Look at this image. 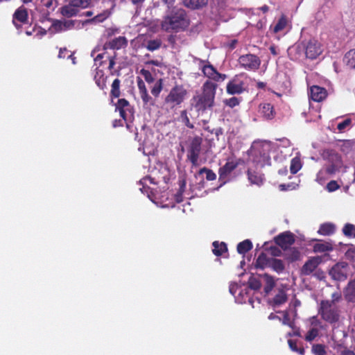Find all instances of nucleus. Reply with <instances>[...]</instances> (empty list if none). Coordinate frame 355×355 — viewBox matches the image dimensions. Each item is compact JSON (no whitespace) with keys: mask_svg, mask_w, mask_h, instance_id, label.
<instances>
[{"mask_svg":"<svg viewBox=\"0 0 355 355\" xmlns=\"http://www.w3.org/2000/svg\"><path fill=\"white\" fill-rule=\"evenodd\" d=\"M318 336V329L316 328L311 329L305 336V340L311 342L313 340Z\"/></svg>","mask_w":355,"mask_h":355,"instance_id":"44","label":"nucleus"},{"mask_svg":"<svg viewBox=\"0 0 355 355\" xmlns=\"http://www.w3.org/2000/svg\"><path fill=\"white\" fill-rule=\"evenodd\" d=\"M327 96V90L318 85H313L310 88V98L315 101L320 102L323 101Z\"/></svg>","mask_w":355,"mask_h":355,"instance_id":"14","label":"nucleus"},{"mask_svg":"<svg viewBox=\"0 0 355 355\" xmlns=\"http://www.w3.org/2000/svg\"><path fill=\"white\" fill-rule=\"evenodd\" d=\"M339 188V185L335 180L330 181L327 185V189L329 192H333Z\"/></svg>","mask_w":355,"mask_h":355,"instance_id":"53","label":"nucleus"},{"mask_svg":"<svg viewBox=\"0 0 355 355\" xmlns=\"http://www.w3.org/2000/svg\"><path fill=\"white\" fill-rule=\"evenodd\" d=\"M270 260V258H268L265 254L261 253L257 259L256 267L261 269L269 267Z\"/></svg>","mask_w":355,"mask_h":355,"instance_id":"33","label":"nucleus"},{"mask_svg":"<svg viewBox=\"0 0 355 355\" xmlns=\"http://www.w3.org/2000/svg\"><path fill=\"white\" fill-rule=\"evenodd\" d=\"M175 0H163L165 4L167 5L168 10H171V6L173 5Z\"/></svg>","mask_w":355,"mask_h":355,"instance_id":"63","label":"nucleus"},{"mask_svg":"<svg viewBox=\"0 0 355 355\" xmlns=\"http://www.w3.org/2000/svg\"><path fill=\"white\" fill-rule=\"evenodd\" d=\"M95 79H96V83L97 84V85L101 89H103L105 87V79L103 78H101V77H100L99 78H97L96 76H95Z\"/></svg>","mask_w":355,"mask_h":355,"instance_id":"57","label":"nucleus"},{"mask_svg":"<svg viewBox=\"0 0 355 355\" xmlns=\"http://www.w3.org/2000/svg\"><path fill=\"white\" fill-rule=\"evenodd\" d=\"M238 288V285L236 283H231L229 286V290L231 294L234 295Z\"/></svg>","mask_w":355,"mask_h":355,"instance_id":"58","label":"nucleus"},{"mask_svg":"<svg viewBox=\"0 0 355 355\" xmlns=\"http://www.w3.org/2000/svg\"><path fill=\"white\" fill-rule=\"evenodd\" d=\"M182 116L184 117L185 123H186L187 126L189 127V128H192L193 126V125L190 124L189 120V119H188V117L187 116V113H186L185 111H183L182 112Z\"/></svg>","mask_w":355,"mask_h":355,"instance_id":"61","label":"nucleus"},{"mask_svg":"<svg viewBox=\"0 0 355 355\" xmlns=\"http://www.w3.org/2000/svg\"><path fill=\"white\" fill-rule=\"evenodd\" d=\"M343 232L345 236L355 237V225L346 224L343 229Z\"/></svg>","mask_w":355,"mask_h":355,"instance_id":"40","label":"nucleus"},{"mask_svg":"<svg viewBox=\"0 0 355 355\" xmlns=\"http://www.w3.org/2000/svg\"><path fill=\"white\" fill-rule=\"evenodd\" d=\"M351 123H352V120L350 119H347L344 120L343 121L339 123L337 125V128L338 129L339 131L342 132L345 128L349 127L351 125Z\"/></svg>","mask_w":355,"mask_h":355,"instance_id":"52","label":"nucleus"},{"mask_svg":"<svg viewBox=\"0 0 355 355\" xmlns=\"http://www.w3.org/2000/svg\"><path fill=\"white\" fill-rule=\"evenodd\" d=\"M282 324L288 325L292 329L295 327V323L293 320L291 319V315L288 311L284 312V318L282 319Z\"/></svg>","mask_w":355,"mask_h":355,"instance_id":"41","label":"nucleus"},{"mask_svg":"<svg viewBox=\"0 0 355 355\" xmlns=\"http://www.w3.org/2000/svg\"><path fill=\"white\" fill-rule=\"evenodd\" d=\"M336 227L335 225L330 223H326L324 224H322L320 226L319 230H318V233L323 235V236H328L334 234L335 232Z\"/></svg>","mask_w":355,"mask_h":355,"instance_id":"28","label":"nucleus"},{"mask_svg":"<svg viewBox=\"0 0 355 355\" xmlns=\"http://www.w3.org/2000/svg\"><path fill=\"white\" fill-rule=\"evenodd\" d=\"M202 143V139L198 136L194 137L190 141L187 157L193 166H196L198 165V159L201 152Z\"/></svg>","mask_w":355,"mask_h":355,"instance_id":"7","label":"nucleus"},{"mask_svg":"<svg viewBox=\"0 0 355 355\" xmlns=\"http://www.w3.org/2000/svg\"><path fill=\"white\" fill-rule=\"evenodd\" d=\"M341 167V164L340 162H336L335 164H332L329 166L327 168V173L329 174H334L336 172L338 171Z\"/></svg>","mask_w":355,"mask_h":355,"instance_id":"50","label":"nucleus"},{"mask_svg":"<svg viewBox=\"0 0 355 355\" xmlns=\"http://www.w3.org/2000/svg\"><path fill=\"white\" fill-rule=\"evenodd\" d=\"M189 25V20L183 9L173 8L168 10L164 19L161 22L162 30L171 32L178 31L186 28Z\"/></svg>","mask_w":355,"mask_h":355,"instance_id":"2","label":"nucleus"},{"mask_svg":"<svg viewBox=\"0 0 355 355\" xmlns=\"http://www.w3.org/2000/svg\"><path fill=\"white\" fill-rule=\"evenodd\" d=\"M287 301V295L283 290L279 291L278 293L270 301V304L274 307H278Z\"/></svg>","mask_w":355,"mask_h":355,"instance_id":"22","label":"nucleus"},{"mask_svg":"<svg viewBox=\"0 0 355 355\" xmlns=\"http://www.w3.org/2000/svg\"><path fill=\"white\" fill-rule=\"evenodd\" d=\"M288 343L289 347L292 351L297 352L301 355H303L304 354V348H302V347L298 348L297 346V343L295 341H293L292 340H288Z\"/></svg>","mask_w":355,"mask_h":355,"instance_id":"47","label":"nucleus"},{"mask_svg":"<svg viewBox=\"0 0 355 355\" xmlns=\"http://www.w3.org/2000/svg\"><path fill=\"white\" fill-rule=\"evenodd\" d=\"M116 109L119 112L120 116L124 120H127L133 116V109L129 102L125 98L118 100Z\"/></svg>","mask_w":355,"mask_h":355,"instance_id":"11","label":"nucleus"},{"mask_svg":"<svg viewBox=\"0 0 355 355\" xmlns=\"http://www.w3.org/2000/svg\"><path fill=\"white\" fill-rule=\"evenodd\" d=\"M128 41L125 37L119 36L111 41L106 42L103 46L104 49H120L127 46Z\"/></svg>","mask_w":355,"mask_h":355,"instance_id":"18","label":"nucleus"},{"mask_svg":"<svg viewBox=\"0 0 355 355\" xmlns=\"http://www.w3.org/2000/svg\"><path fill=\"white\" fill-rule=\"evenodd\" d=\"M137 86L140 94L148 92L144 82L140 78H137Z\"/></svg>","mask_w":355,"mask_h":355,"instance_id":"54","label":"nucleus"},{"mask_svg":"<svg viewBox=\"0 0 355 355\" xmlns=\"http://www.w3.org/2000/svg\"><path fill=\"white\" fill-rule=\"evenodd\" d=\"M200 174H205L206 175V179L207 180H214L216 179V174L210 169L207 168H202L199 171Z\"/></svg>","mask_w":355,"mask_h":355,"instance_id":"43","label":"nucleus"},{"mask_svg":"<svg viewBox=\"0 0 355 355\" xmlns=\"http://www.w3.org/2000/svg\"><path fill=\"white\" fill-rule=\"evenodd\" d=\"M150 64L155 66H161L162 63L158 60H150L146 62V66H149Z\"/></svg>","mask_w":355,"mask_h":355,"instance_id":"62","label":"nucleus"},{"mask_svg":"<svg viewBox=\"0 0 355 355\" xmlns=\"http://www.w3.org/2000/svg\"><path fill=\"white\" fill-rule=\"evenodd\" d=\"M319 313L322 318L329 323L338 320L339 311L336 304L329 300H323L320 303Z\"/></svg>","mask_w":355,"mask_h":355,"instance_id":"4","label":"nucleus"},{"mask_svg":"<svg viewBox=\"0 0 355 355\" xmlns=\"http://www.w3.org/2000/svg\"><path fill=\"white\" fill-rule=\"evenodd\" d=\"M37 6L42 7V10L47 13L53 12L58 6V0H35Z\"/></svg>","mask_w":355,"mask_h":355,"instance_id":"19","label":"nucleus"},{"mask_svg":"<svg viewBox=\"0 0 355 355\" xmlns=\"http://www.w3.org/2000/svg\"><path fill=\"white\" fill-rule=\"evenodd\" d=\"M305 42H298L288 49L289 56L293 60H301L305 58Z\"/></svg>","mask_w":355,"mask_h":355,"instance_id":"12","label":"nucleus"},{"mask_svg":"<svg viewBox=\"0 0 355 355\" xmlns=\"http://www.w3.org/2000/svg\"><path fill=\"white\" fill-rule=\"evenodd\" d=\"M75 22L76 21L73 20H67L63 21L64 27L65 28L64 31L72 28L75 25Z\"/></svg>","mask_w":355,"mask_h":355,"instance_id":"56","label":"nucleus"},{"mask_svg":"<svg viewBox=\"0 0 355 355\" xmlns=\"http://www.w3.org/2000/svg\"><path fill=\"white\" fill-rule=\"evenodd\" d=\"M252 248V242L246 239L241 243H239L237 245V251L239 254H245L249 250H250Z\"/></svg>","mask_w":355,"mask_h":355,"instance_id":"32","label":"nucleus"},{"mask_svg":"<svg viewBox=\"0 0 355 355\" xmlns=\"http://www.w3.org/2000/svg\"><path fill=\"white\" fill-rule=\"evenodd\" d=\"M313 250L317 253L331 252L334 250V243L331 241L317 240L313 246Z\"/></svg>","mask_w":355,"mask_h":355,"instance_id":"16","label":"nucleus"},{"mask_svg":"<svg viewBox=\"0 0 355 355\" xmlns=\"http://www.w3.org/2000/svg\"><path fill=\"white\" fill-rule=\"evenodd\" d=\"M239 64L243 69L248 71H255L259 69L261 60L254 54H245L239 57Z\"/></svg>","mask_w":355,"mask_h":355,"instance_id":"9","label":"nucleus"},{"mask_svg":"<svg viewBox=\"0 0 355 355\" xmlns=\"http://www.w3.org/2000/svg\"><path fill=\"white\" fill-rule=\"evenodd\" d=\"M202 70L205 76L216 82H223L227 78L225 74L220 73L211 64L203 66Z\"/></svg>","mask_w":355,"mask_h":355,"instance_id":"13","label":"nucleus"},{"mask_svg":"<svg viewBox=\"0 0 355 355\" xmlns=\"http://www.w3.org/2000/svg\"><path fill=\"white\" fill-rule=\"evenodd\" d=\"M187 95V89L182 85L173 87L165 98V103L173 107L181 104Z\"/></svg>","mask_w":355,"mask_h":355,"instance_id":"6","label":"nucleus"},{"mask_svg":"<svg viewBox=\"0 0 355 355\" xmlns=\"http://www.w3.org/2000/svg\"><path fill=\"white\" fill-rule=\"evenodd\" d=\"M68 50L66 48L60 49L58 54L59 58H64L66 54L68 53Z\"/></svg>","mask_w":355,"mask_h":355,"instance_id":"60","label":"nucleus"},{"mask_svg":"<svg viewBox=\"0 0 355 355\" xmlns=\"http://www.w3.org/2000/svg\"><path fill=\"white\" fill-rule=\"evenodd\" d=\"M212 245L214 247L212 251L216 256H220L227 250V245L223 242L214 241Z\"/></svg>","mask_w":355,"mask_h":355,"instance_id":"31","label":"nucleus"},{"mask_svg":"<svg viewBox=\"0 0 355 355\" xmlns=\"http://www.w3.org/2000/svg\"><path fill=\"white\" fill-rule=\"evenodd\" d=\"M312 352L315 355H325L326 354L324 345L320 344L313 345Z\"/></svg>","mask_w":355,"mask_h":355,"instance_id":"45","label":"nucleus"},{"mask_svg":"<svg viewBox=\"0 0 355 355\" xmlns=\"http://www.w3.org/2000/svg\"><path fill=\"white\" fill-rule=\"evenodd\" d=\"M248 180L251 184H256L258 186H260L261 184H262L263 181V178L262 174H260L259 173H257L254 171L249 169L248 171Z\"/></svg>","mask_w":355,"mask_h":355,"instance_id":"24","label":"nucleus"},{"mask_svg":"<svg viewBox=\"0 0 355 355\" xmlns=\"http://www.w3.org/2000/svg\"><path fill=\"white\" fill-rule=\"evenodd\" d=\"M270 145L268 142H257L252 146V152L255 156L254 161L261 167L270 164Z\"/></svg>","mask_w":355,"mask_h":355,"instance_id":"3","label":"nucleus"},{"mask_svg":"<svg viewBox=\"0 0 355 355\" xmlns=\"http://www.w3.org/2000/svg\"><path fill=\"white\" fill-rule=\"evenodd\" d=\"M140 96L144 102V105H154V101H153V98L148 95V92L140 94Z\"/></svg>","mask_w":355,"mask_h":355,"instance_id":"49","label":"nucleus"},{"mask_svg":"<svg viewBox=\"0 0 355 355\" xmlns=\"http://www.w3.org/2000/svg\"><path fill=\"white\" fill-rule=\"evenodd\" d=\"M287 24V20L284 16H282L279 19L277 24L274 27V32L277 33L282 30H283Z\"/></svg>","mask_w":355,"mask_h":355,"instance_id":"42","label":"nucleus"},{"mask_svg":"<svg viewBox=\"0 0 355 355\" xmlns=\"http://www.w3.org/2000/svg\"><path fill=\"white\" fill-rule=\"evenodd\" d=\"M340 294L338 293H334L332 295H331V297H332V300L331 302H334L336 304V302H338L340 299Z\"/></svg>","mask_w":355,"mask_h":355,"instance_id":"59","label":"nucleus"},{"mask_svg":"<svg viewBox=\"0 0 355 355\" xmlns=\"http://www.w3.org/2000/svg\"><path fill=\"white\" fill-rule=\"evenodd\" d=\"M140 73L144 76L146 82L153 83L154 81V78L148 70L142 69L140 71Z\"/></svg>","mask_w":355,"mask_h":355,"instance_id":"51","label":"nucleus"},{"mask_svg":"<svg viewBox=\"0 0 355 355\" xmlns=\"http://www.w3.org/2000/svg\"><path fill=\"white\" fill-rule=\"evenodd\" d=\"M269 268H271L273 270L279 273L284 270V265L282 260L270 258L269 261Z\"/></svg>","mask_w":355,"mask_h":355,"instance_id":"30","label":"nucleus"},{"mask_svg":"<svg viewBox=\"0 0 355 355\" xmlns=\"http://www.w3.org/2000/svg\"><path fill=\"white\" fill-rule=\"evenodd\" d=\"M162 89V80H159L153 86V87L151 89V93L155 96H157L159 93L161 92Z\"/></svg>","mask_w":355,"mask_h":355,"instance_id":"48","label":"nucleus"},{"mask_svg":"<svg viewBox=\"0 0 355 355\" xmlns=\"http://www.w3.org/2000/svg\"><path fill=\"white\" fill-rule=\"evenodd\" d=\"M92 3V0H70L69 3L61 8V13L67 17L77 15L83 9L87 8Z\"/></svg>","mask_w":355,"mask_h":355,"instance_id":"5","label":"nucleus"},{"mask_svg":"<svg viewBox=\"0 0 355 355\" xmlns=\"http://www.w3.org/2000/svg\"><path fill=\"white\" fill-rule=\"evenodd\" d=\"M261 278L263 279L266 285L264 287V291L266 294H268L275 286V281L274 278L268 274L261 275Z\"/></svg>","mask_w":355,"mask_h":355,"instance_id":"27","label":"nucleus"},{"mask_svg":"<svg viewBox=\"0 0 355 355\" xmlns=\"http://www.w3.org/2000/svg\"><path fill=\"white\" fill-rule=\"evenodd\" d=\"M223 103L230 107H234L240 103V99L236 97H232L223 101Z\"/></svg>","mask_w":355,"mask_h":355,"instance_id":"46","label":"nucleus"},{"mask_svg":"<svg viewBox=\"0 0 355 355\" xmlns=\"http://www.w3.org/2000/svg\"><path fill=\"white\" fill-rule=\"evenodd\" d=\"M321 262L320 257H313L305 263L302 268V273L304 275H309L313 272Z\"/></svg>","mask_w":355,"mask_h":355,"instance_id":"17","label":"nucleus"},{"mask_svg":"<svg viewBox=\"0 0 355 355\" xmlns=\"http://www.w3.org/2000/svg\"><path fill=\"white\" fill-rule=\"evenodd\" d=\"M53 27L56 31H64V24L62 21H56L53 24Z\"/></svg>","mask_w":355,"mask_h":355,"instance_id":"55","label":"nucleus"},{"mask_svg":"<svg viewBox=\"0 0 355 355\" xmlns=\"http://www.w3.org/2000/svg\"><path fill=\"white\" fill-rule=\"evenodd\" d=\"M120 80L116 78L112 84L111 95L113 97L118 98L120 96Z\"/></svg>","mask_w":355,"mask_h":355,"instance_id":"39","label":"nucleus"},{"mask_svg":"<svg viewBox=\"0 0 355 355\" xmlns=\"http://www.w3.org/2000/svg\"><path fill=\"white\" fill-rule=\"evenodd\" d=\"M109 16V13L107 11H104L96 15L92 19L85 21V23H100L105 20Z\"/></svg>","mask_w":355,"mask_h":355,"instance_id":"37","label":"nucleus"},{"mask_svg":"<svg viewBox=\"0 0 355 355\" xmlns=\"http://www.w3.org/2000/svg\"><path fill=\"white\" fill-rule=\"evenodd\" d=\"M260 278H261V275H252L248 279L249 288L254 291L259 290L261 287Z\"/></svg>","mask_w":355,"mask_h":355,"instance_id":"29","label":"nucleus"},{"mask_svg":"<svg viewBox=\"0 0 355 355\" xmlns=\"http://www.w3.org/2000/svg\"><path fill=\"white\" fill-rule=\"evenodd\" d=\"M302 168V162L298 157H295L291 159L290 171L293 174L297 173Z\"/></svg>","mask_w":355,"mask_h":355,"instance_id":"36","label":"nucleus"},{"mask_svg":"<svg viewBox=\"0 0 355 355\" xmlns=\"http://www.w3.org/2000/svg\"><path fill=\"white\" fill-rule=\"evenodd\" d=\"M217 85L207 80L202 86V93L197 94L191 99V105L198 112H205L214 105Z\"/></svg>","mask_w":355,"mask_h":355,"instance_id":"1","label":"nucleus"},{"mask_svg":"<svg viewBox=\"0 0 355 355\" xmlns=\"http://www.w3.org/2000/svg\"><path fill=\"white\" fill-rule=\"evenodd\" d=\"M243 91V87L241 83L232 80L229 82L227 85V92L230 94H241Z\"/></svg>","mask_w":355,"mask_h":355,"instance_id":"21","label":"nucleus"},{"mask_svg":"<svg viewBox=\"0 0 355 355\" xmlns=\"http://www.w3.org/2000/svg\"><path fill=\"white\" fill-rule=\"evenodd\" d=\"M161 44L162 42L160 40H152L147 42L146 47L148 50L153 51L158 49L161 46Z\"/></svg>","mask_w":355,"mask_h":355,"instance_id":"38","label":"nucleus"},{"mask_svg":"<svg viewBox=\"0 0 355 355\" xmlns=\"http://www.w3.org/2000/svg\"><path fill=\"white\" fill-rule=\"evenodd\" d=\"M276 243L282 248H286L295 242L293 234L290 232H285L279 234L275 238Z\"/></svg>","mask_w":355,"mask_h":355,"instance_id":"15","label":"nucleus"},{"mask_svg":"<svg viewBox=\"0 0 355 355\" xmlns=\"http://www.w3.org/2000/svg\"><path fill=\"white\" fill-rule=\"evenodd\" d=\"M28 17L26 10L23 7H19L14 13L13 15V23L15 26L19 28L20 25L18 24L16 21H19L21 23H25Z\"/></svg>","mask_w":355,"mask_h":355,"instance_id":"20","label":"nucleus"},{"mask_svg":"<svg viewBox=\"0 0 355 355\" xmlns=\"http://www.w3.org/2000/svg\"><path fill=\"white\" fill-rule=\"evenodd\" d=\"M259 111L261 114L267 119H272L274 116L273 106L270 103H264L261 105Z\"/></svg>","mask_w":355,"mask_h":355,"instance_id":"26","label":"nucleus"},{"mask_svg":"<svg viewBox=\"0 0 355 355\" xmlns=\"http://www.w3.org/2000/svg\"><path fill=\"white\" fill-rule=\"evenodd\" d=\"M305 47L306 58L315 59L322 53L320 44L314 39L305 42Z\"/></svg>","mask_w":355,"mask_h":355,"instance_id":"10","label":"nucleus"},{"mask_svg":"<svg viewBox=\"0 0 355 355\" xmlns=\"http://www.w3.org/2000/svg\"><path fill=\"white\" fill-rule=\"evenodd\" d=\"M345 298L349 302H355V279L349 282L345 291Z\"/></svg>","mask_w":355,"mask_h":355,"instance_id":"25","label":"nucleus"},{"mask_svg":"<svg viewBox=\"0 0 355 355\" xmlns=\"http://www.w3.org/2000/svg\"><path fill=\"white\" fill-rule=\"evenodd\" d=\"M237 163L233 160H228L227 163L219 169L220 178H224L230 174L236 167Z\"/></svg>","mask_w":355,"mask_h":355,"instance_id":"23","label":"nucleus"},{"mask_svg":"<svg viewBox=\"0 0 355 355\" xmlns=\"http://www.w3.org/2000/svg\"><path fill=\"white\" fill-rule=\"evenodd\" d=\"M349 267L347 263L340 261L336 263L329 270V275L332 279L337 281H345L347 279Z\"/></svg>","mask_w":355,"mask_h":355,"instance_id":"8","label":"nucleus"},{"mask_svg":"<svg viewBox=\"0 0 355 355\" xmlns=\"http://www.w3.org/2000/svg\"><path fill=\"white\" fill-rule=\"evenodd\" d=\"M342 355H355V353L353 351L347 349L342 352Z\"/></svg>","mask_w":355,"mask_h":355,"instance_id":"64","label":"nucleus"},{"mask_svg":"<svg viewBox=\"0 0 355 355\" xmlns=\"http://www.w3.org/2000/svg\"><path fill=\"white\" fill-rule=\"evenodd\" d=\"M345 60L349 67L355 68V49L350 50L345 54Z\"/></svg>","mask_w":355,"mask_h":355,"instance_id":"35","label":"nucleus"},{"mask_svg":"<svg viewBox=\"0 0 355 355\" xmlns=\"http://www.w3.org/2000/svg\"><path fill=\"white\" fill-rule=\"evenodd\" d=\"M207 0H184L186 6L191 8H199L206 5Z\"/></svg>","mask_w":355,"mask_h":355,"instance_id":"34","label":"nucleus"}]
</instances>
